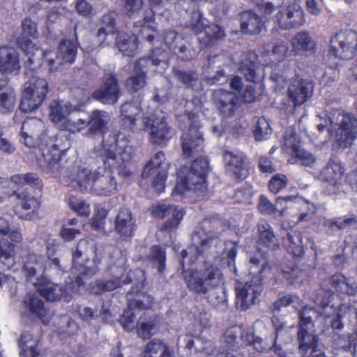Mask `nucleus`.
<instances>
[{
    "mask_svg": "<svg viewBox=\"0 0 357 357\" xmlns=\"http://www.w3.org/2000/svg\"><path fill=\"white\" fill-rule=\"evenodd\" d=\"M16 102L15 93L10 86H5L0 91V109L3 112L13 111Z\"/></svg>",
    "mask_w": 357,
    "mask_h": 357,
    "instance_id": "obj_47",
    "label": "nucleus"
},
{
    "mask_svg": "<svg viewBox=\"0 0 357 357\" xmlns=\"http://www.w3.org/2000/svg\"><path fill=\"white\" fill-rule=\"evenodd\" d=\"M22 48L30 64L36 63L40 65V59L43 58L52 68H57L64 63H72L75 61L77 53V47L70 40H63L60 43L56 55L52 51H43L36 47L35 45L30 41L24 43Z\"/></svg>",
    "mask_w": 357,
    "mask_h": 357,
    "instance_id": "obj_3",
    "label": "nucleus"
},
{
    "mask_svg": "<svg viewBox=\"0 0 357 357\" xmlns=\"http://www.w3.org/2000/svg\"><path fill=\"white\" fill-rule=\"evenodd\" d=\"M120 96L121 91L116 78L112 74L104 76L101 86L93 93L95 99L109 105L116 103Z\"/></svg>",
    "mask_w": 357,
    "mask_h": 357,
    "instance_id": "obj_17",
    "label": "nucleus"
},
{
    "mask_svg": "<svg viewBox=\"0 0 357 357\" xmlns=\"http://www.w3.org/2000/svg\"><path fill=\"white\" fill-rule=\"evenodd\" d=\"M68 204L73 211L81 216L87 217L90 214L89 205L80 199L71 196Z\"/></svg>",
    "mask_w": 357,
    "mask_h": 357,
    "instance_id": "obj_61",
    "label": "nucleus"
},
{
    "mask_svg": "<svg viewBox=\"0 0 357 357\" xmlns=\"http://www.w3.org/2000/svg\"><path fill=\"white\" fill-rule=\"evenodd\" d=\"M33 284L37 286L39 294L48 301L59 300L66 294L62 286L45 279H41L38 282H34Z\"/></svg>",
    "mask_w": 357,
    "mask_h": 357,
    "instance_id": "obj_34",
    "label": "nucleus"
},
{
    "mask_svg": "<svg viewBox=\"0 0 357 357\" xmlns=\"http://www.w3.org/2000/svg\"><path fill=\"white\" fill-rule=\"evenodd\" d=\"M115 17L116 14L114 13H109L102 16V26L98 29L97 33V38L100 42L103 43L105 40L107 36L112 35L115 33Z\"/></svg>",
    "mask_w": 357,
    "mask_h": 357,
    "instance_id": "obj_46",
    "label": "nucleus"
},
{
    "mask_svg": "<svg viewBox=\"0 0 357 357\" xmlns=\"http://www.w3.org/2000/svg\"><path fill=\"white\" fill-rule=\"evenodd\" d=\"M292 305L294 308L301 306V300L296 294L280 295L278 300L274 303L275 310H280L282 307Z\"/></svg>",
    "mask_w": 357,
    "mask_h": 357,
    "instance_id": "obj_57",
    "label": "nucleus"
},
{
    "mask_svg": "<svg viewBox=\"0 0 357 357\" xmlns=\"http://www.w3.org/2000/svg\"><path fill=\"white\" fill-rule=\"evenodd\" d=\"M176 79L188 88H194L198 83L197 75L195 72H184L174 70Z\"/></svg>",
    "mask_w": 357,
    "mask_h": 357,
    "instance_id": "obj_58",
    "label": "nucleus"
},
{
    "mask_svg": "<svg viewBox=\"0 0 357 357\" xmlns=\"http://www.w3.org/2000/svg\"><path fill=\"white\" fill-rule=\"evenodd\" d=\"M185 281L190 290L200 294H206L211 289L218 287L223 281L220 271L213 266L202 273L185 275Z\"/></svg>",
    "mask_w": 357,
    "mask_h": 357,
    "instance_id": "obj_8",
    "label": "nucleus"
},
{
    "mask_svg": "<svg viewBox=\"0 0 357 357\" xmlns=\"http://www.w3.org/2000/svg\"><path fill=\"white\" fill-rule=\"evenodd\" d=\"M313 88L312 82L295 76L289 80L287 86L288 98L294 106L301 105L312 97Z\"/></svg>",
    "mask_w": 357,
    "mask_h": 357,
    "instance_id": "obj_15",
    "label": "nucleus"
},
{
    "mask_svg": "<svg viewBox=\"0 0 357 357\" xmlns=\"http://www.w3.org/2000/svg\"><path fill=\"white\" fill-rule=\"evenodd\" d=\"M79 316L83 321L86 322L99 319L102 323L106 324L107 319L111 317V314L109 310L102 305L100 310L85 307L79 311Z\"/></svg>",
    "mask_w": 357,
    "mask_h": 357,
    "instance_id": "obj_43",
    "label": "nucleus"
},
{
    "mask_svg": "<svg viewBox=\"0 0 357 357\" xmlns=\"http://www.w3.org/2000/svg\"><path fill=\"white\" fill-rule=\"evenodd\" d=\"M48 91L46 79L38 76H33L24 84L22 98L20 105L24 112L37 109L44 101Z\"/></svg>",
    "mask_w": 357,
    "mask_h": 357,
    "instance_id": "obj_7",
    "label": "nucleus"
},
{
    "mask_svg": "<svg viewBox=\"0 0 357 357\" xmlns=\"http://www.w3.org/2000/svg\"><path fill=\"white\" fill-rule=\"evenodd\" d=\"M138 335L142 338H149L157 331V320L155 317H149L146 319V314H143V317H141L137 323V327Z\"/></svg>",
    "mask_w": 357,
    "mask_h": 357,
    "instance_id": "obj_44",
    "label": "nucleus"
},
{
    "mask_svg": "<svg viewBox=\"0 0 357 357\" xmlns=\"http://www.w3.org/2000/svg\"><path fill=\"white\" fill-rule=\"evenodd\" d=\"M306 310L300 314V328L298 333L299 349L301 352H316L318 338L312 331L313 324L310 316H307Z\"/></svg>",
    "mask_w": 357,
    "mask_h": 357,
    "instance_id": "obj_16",
    "label": "nucleus"
},
{
    "mask_svg": "<svg viewBox=\"0 0 357 357\" xmlns=\"http://www.w3.org/2000/svg\"><path fill=\"white\" fill-rule=\"evenodd\" d=\"M115 229L124 236L132 235L135 230V220L129 209L123 208L120 210L116 218Z\"/></svg>",
    "mask_w": 357,
    "mask_h": 357,
    "instance_id": "obj_35",
    "label": "nucleus"
},
{
    "mask_svg": "<svg viewBox=\"0 0 357 357\" xmlns=\"http://www.w3.org/2000/svg\"><path fill=\"white\" fill-rule=\"evenodd\" d=\"M142 356L173 357V352L165 342L158 340H153L146 344Z\"/></svg>",
    "mask_w": 357,
    "mask_h": 357,
    "instance_id": "obj_40",
    "label": "nucleus"
},
{
    "mask_svg": "<svg viewBox=\"0 0 357 357\" xmlns=\"http://www.w3.org/2000/svg\"><path fill=\"white\" fill-rule=\"evenodd\" d=\"M315 122L317 130L321 133L327 130L340 148L350 147L356 139L357 118L352 114L336 110L327 118L316 116Z\"/></svg>",
    "mask_w": 357,
    "mask_h": 357,
    "instance_id": "obj_1",
    "label": "nucleus"
},
{
    "mask_svg": "<svg viewBox=\"0 0 357 357\" xmlns=\"http://www.w3.org/2000/svg\"><path fill=\"white\" fill-rule=\"evenodd\" d=\"M333 292L330 290L320 288L316 292L313 301L314 303L319 307L322 308L321 313L325 317H329L335 312L333 310V305H330L331 298L333 297Z\"/></svg>",
    "mask_w": 357,
    "mask_h": 357,
    "instance_id": "obj_41",
    "label": "nucleus"
},
{
    "mask_svg": "<svg viewBox=\"0 0 357 357\" xmlns=\"http://www.w3.org/2000/svg\"><path fill=\"white\" fill-rule=\"evenodd\" d=\"M94 172L88 167H79L72 174V180L76 181L81 188H86L93 185Z\"/></svg>",
    "mask_w": 357,
    "mask_h": 357,
    "instance_id": "obj_53",
    "label": "nucleus"
},
{
    "mask_svg": "<svg viewBox=\"0 0 357 357\" xmlns=\"http://www.w3.org/2000/svg\"><path fill=\"white\" fill-rule=\"evenodd\" d=\"M250 263L252 264L251 273H258L255 280L248 281L245 283H239L236 287V305L241 310H245L255 303L256 298L260 295L262 291L261 280L267 277L271 271V268L265 260H259L252 258Z\"/></svg>",
    "mask_w": 357,
    "mask_h": 357,
    "instance_id": "obj_4",
    "label": "nucleus"
},
{
    "mask_svg": "<svg viewBox=\"0 0 357 357\" xmlns=\"http://www.w3.org/2000/svg\"><path fill=\"white\" fill-rule=\"evenodd\" d=\"M61 150L56 145L42 149V155L38 158L40 167L45 172L55 173L59 171Z\"/></svg>",
    "mask_w": 357,
    "mask_h": 357,
    "instance_id": "obj_25",
    "label": "nucleus"
},
{
    "mask_svg": "<svg viewBox=\"0 0 357 357\" xmlns=\"http://www.w3.org/2000/svg\"><path fill=\"white\" fill-rule=\"evenodd\" d=\"M22 27L24 40L21 43V47H22V45L27 41L31 42L30 40H25V38L31 37L32 38H36L38 35L36 24L29 18H25L22 20ZM22 50L24 51V50Z\"/></svg>",
    "mask_w": 357,
    "mask_h": 357,
    "instance_id": "obj_62",
    "label": "nucleus"
},
{
    "mask_svg": "<svg viewBox=\"0 0 357 357\" xmlns=\"http://www.w3.org/2000/svg\"><path fill=\"white\" fill-rule=\"evenodd\" d=\"M126 82L128 89L132 91L137 92L146 85V76L142 73H134Z\"/></svg>",
    "mask_w": 357,
    "mask_h": 357,
    "instance_id": "obj_63",
    "label": "nucleus"
},
{
    "mask_svg": "<svg viewBox=\"0 0 357 357\" xmlns=\"http://www.w3.org/2000/svg\"><path fill=\"white\" fill-rule=\"evenodd\" d=\"M45 257L29 253L22 257V269L26 278L31 280L45 269Z\"/></svg>",
    "mask_w": 357,
    "mask_h": 357,
    "instance_id": "obj_32",
    "label": "nucleus"
},
{
    "mask_svg": "<svg viewBox=\"0 0 357 357\" xmlns=\"http://www.w3.org/2000/svg\"><path fill=\"white\" fill-rule=\"evenodd\" d=\"M223 159L228 172L237 178L244 179L248 175V162L247 157L241 152L225 151Z\"/></svg>",
    "mask_w": 357,
    "mask_h": 357,
    "instance_id": "obj_20",
    "label": "nucleus"
},
{
    "mask_svg": "<svg viewBox=\"0 0 357 357\" xmlns=\"http://www.w3.org/2000/svg\"><path fill=\"white\" fill-rule=\"evenodd\" d=\"M185 348L190 357H207L213 353L215 347L211 340L197 336L187 340Z\"/></svg>",
    "mask_w": 357,
    "mask_h": 357,
    "instance_id": "obj_26",
    "label": "nucleus"
},
{
    "mask_svg": "<svg viewBox=\"0 0 357 357\" xmlns=\"http://www.w3.org/2000/svg\"><path fill=\"white\" fill-rule=\"evenodd\" d=\"M142 109L135 104L126 102L121 106V114L126 123L131 126L135 125L136 116L140 114Z\"/></svg>",
    "mask_w": 357,
    "mask_h": 357,
    "instance_id": "obj_52",
    "label": "nucleus"
},
{
    "mask_svg": "<svg viewBox=\"0 0 357 357\" xmlns=\"http://www.w3.org/2000/svg\"><path fill=\"white\" fill-rule=\"evenodd\" d=\"M130 282V275H129V280H123L121 274L119 275H116L113 278L105 282H99L98 283V286L99 287L100 291H109L117 289L122 283L126 284Z\"/></svg>",
    "mask_w": 357,
    "mask_h": 357,
    "instance_id": "obj_59",
    "label": "nucleus"
},
{
    "mask_svg": "<svg viewBox=\"0 0 357 357\" xmlns=\"http://www.w3.org/2000/svg\"><path fill=\"white\" fill-rule=\"evenodd\" d=\"M38 341L33 339L29 333L22 335L20 340V346L22 348L21 356L22 357H38L39 353L36 351Z\"/></svg>",
    "mask_w": 357,
    "mask_h": 357,
    "instance_id": "obj_45",
    "label": "nucleus"
},
{
    "mask_svg": "<svg viewBox=\"0 0 357 357\" xmlns=\"http://www.w3.org/2000/svg\"><path fill=\"white\" fill-rule=\"evenodd\" d=\"M239 70L248 81L254 83L260 82L264 78L263 69L251 59L250 56H245V59L241 63Z\"/></svg>",
    "mask_w": 357,
    "mask_h": 357,
    "instance_id": "obj_37",
    "label": "nucleus"
},
{
    "mask_svg": "<svg viewBox=\"0 0 357 357\" xmlns=\"http://www.w3.org/2000/svg\"><path fill=\"white\" fill-rule=\"evenodd\" d=\"M153 12L164 14L165 11H178V3H170L169 0H149Z\"/></svg>",
    "mask_w": 357,
    "mask_h": 357,
    "instance_id": "obj_56",
    "label": "nucleus"
},
{
    "mask_svg": "<svg viewBox=\"0 0 357 357\" xmlns=\"http://www.w3.org/2000/svg\"><path fill=\"white\" fill-rule=\"evenodd\" d=\"M241 28L244 33L256 34L261 31L263 22L261 17L256 13L248 10L241 14Z\"/></svg>",
    "mask_w": 357,
    "mask_h": 357,
    "instance_id": "obj_38",
    "label": "nucleus"
},
{
    "mask_svg": "<svg viewBox=\"0 0 357 357\" xmlns=\"http://www.w3.org/2000/svg\"><path fill=\"white\" fill-rule=\"evenodd\" d=\"M208 171V161L205 157L197 158L190 167H181L174 193L185 195L192 192L198 196H204L207 191L206 175Z\"/></svg>",
    "mask_w": 357,
    "mask_h": 357,
    "instance_id": "obj_2",
    "label": "nucleus"
},
{
    "mask_svg": "<svg viewBox=\"0 0 357 357\" xmlns=\"http://www.w3.org/2000/svg\"><path fill=\"white\" fill-rule=\"evenodd\" d=\"M144 130L149 132V142L152 144L164 146L171 138L170 128L165 117L158 116L155 114L143 117Z\"/></svg>",
    "mask_w": 357,
    "mask_h": 357,
    "instance_id": "obj_10",
    "label": "nucleus"
},
{
    "mask_svg": "<svg viewBox=\"0 0 357 357\" xmlns=\"http://www.w3.org/2000/svg\"><path fill=\"white\" fill-rule=\"evenodd\" d=\"M168 163L163 152L157 153L146 165L142 176L156 193L165 190V180L167 176Z\"/></svg>",
    "mask_w": 357,
    "mask_h": 357,
    "instance_id": "obj_6",
    "label": "nucleus"
},
{
    "mask_svg": "<svg viewBox=\"0 0 357 357\" xmlns=\"http://www.w3.org/2000/svg\"><path fill=\"white\" fill-rule=\"evenodd\" d=\"M214 102L222 115L225 117L232 116L240 106V98L234 92L218 89L213 93Z\"/></svg>",
    "mask_w": 357,
    "mask_h": 357,
    "instance_id": "obj_19",
    "label": "nucleus"
},
{
    "mask_svg": "<svg viewBox=\"0 0 357 357\" xmlns=\"http://www.w3.org/2000/svg\"><path fill=\"white\" fill-rule=\"evenodd\" d=\"M117 184L114 178L100 167L94 171L91 189L98 195L109 196L116 192Z\"/></svg>",
    "mask_w": 357,
    "mask_h": 357,
    "instance_id": "obj_23",
    "label": "nucleus"
},
{
    "mask_svg": "<svg viewBox=\"0 0 357 357\" xmlns=\"http://www.w3.org/2000/svg\"><path fill=\"white\" fill-rule=\"evenodd\" d=\"M357 47V33L352 31H340L331 40L330 54L341 59L354 57Z\"/></svg>",
    "mask_w": 357,
    "mask_h": 357,
    "instance_id": "obj_9",
    "label": "nucleus"
},
{
    "mask_svg": "<svg viewBox=\"0 0 357 357\" xmlns=\"http://www.w3.org/2000/svg\"><path fill=\"white\" fill-rule=\"evenodd\" d=\"M204 30L206 37L203 40L205 45H213L215 42L222 39L225 36L224 29L218 24H206Z\"/></svg>",
    "mask_w": 357,
    "mask_h": 357,
    "instance_id": "obj_51",
    "label": "nucleus"
},
{
    "mask_svg": "<svg viewBox=\"0 0 357 357\" xmlns=\"http://www.w3.org/2000/svg\"><path fill=\"white\" fill-rule=\"evenodd\" d=\"M14 245L8 243L7 239L0 240V266L2 268L10 269L15 264Z\"/></svg>",
    "mask_w": 357,
    "mask_h": 357,
    "instance_id": "obj_42",
    "label": "nucleus"
},
{
    "mask_svg": "<svg viewBox=\"0 0 357 357\" xmlns=\"http://www.w3.org/2000/svg\"><path fill=\"white\" fill-rule=\"evenodd\" d=\"M16 195L17 198L22 201L23 209L30 211L29 214L22 218L26 220L30 219V214H33L39 208L40 202L33 196H31L26 192H18Z\"/></svg>",
    "mask_w": 357,
    "mask_h": 357,
    "instance_id": "obj_50",
    "label": "nucleus"
},
{
    "mask_svg": "<svg viewBox=\"0 0 357 357\" xmlns=\"http://www.w3.org/2000/svg\"><path fill=\"white\" fill-rule=\"evenodd\" d=\"M292 155L295 157V158H291L289 160L290 163L300 162L303 165L312 166L316 161L314 156L312 153L305 151L301 148L296 149L295 153Z\"/></svg>",
    "mask_w": 357,
    "mask_h": 357,
    "instance_id": "obj_60",
    "label": "nucleus"
},
{
    "mask_svg": "<svg viewBox=\"0 0 357 357\" xmlns=\"http://www.w3.org/2000/svg\"><path fill=\"white\" fill-rule=\"evenodd\" d=\"M149 210L152 215L155 218L169 217L161 227L158 236L165 235V233L169 234L176 230L184 215L183 208L165 204L153 205Z\"/></svg>",
    "mask_w": 357,
    "mask_h": 357,
    "instance_id": "obj_11",
    "label": "nucleus"
},
{
    "mask_svg": "<svg viewBox=\"0 0 357 357\" xmlns=\"http://www.w3.org/2000/svg\"><path fill=\"white\" fill-rule=\"evenodd\" d=\"M17 51L10 47H0V73H13L20 69Z\"/></svg>",
    "mask_w": 357,
    "mask_h": 357,
    "instance_id": "obj_33",
    "label": "nucleus"
},
{
    "mask_svg": "<svg viewBox=\"0 0 357 357\" xmlns=\"http://www.w3.org/2000/svg\"><path fill=\"white\" fill-rule=\"evenodd\" d=\"M153 303V298L149 295H143L142 298L128 299V310L125 311L121 318V324L123 328L131 331L135 328V310L149 309Z\"/></svg>",
    "mask_w": 357,
    "mask_h": 357,
    "instance_id": "obj_22",
    "label": "nucleus"
},
{
    "mask_svg": "<svg viewBox=\"0 0 357 357\" xmlns=\"http://www.w3.org/2000/svg\"><path fill=\"white\" fill-rule=\"evenodd\" d=\"M199 123H193L181 136V147L186 157L195 156L202 151L203 137Z\"/></svg>",
    "mask_w": 357,
    "mask_h": 357,
    "instance_id": "obj_18",
    "label": "nucleus"
},
{
    "mask_svg": "<svg viewBox=\"0 0 357 357\" xmlns=\"http://www.w3.org/2000/svg\"><path fill=\"white\" fill-rule=\"evenodd\" d=\"M344 168L336 158H331L326 167L320 172L321 179L328 183L329 194H335L340 191L342 185V177Z\"/></svg>",
    "mask_w": 357,
    "mask_h": 357,
    "instance_id": "obj_14",
    "label": "nucleus"
},
{
    "mask_svg": "<svg viewBox=\"0 0 357 357\" xmlns=\"http://www.w3.org/2000/svg\"><path fill=\"white\" fill-rule=\"evenodd\" d=\"M291 45L296 55H307L314 51L316 43L308 32L300 31L291 38Z\"/></svg>",
    "mask_w": 357,
    "mask_h": 357,
    "instance_id": "obj_31",
    "label": "nucleus"
},
{
    "mask_svg": "<svg viewBox=\"0 0 357 357\" xmlns=\"http://www.w3.org/2000/svg\"><path fill=\"white\" fill-rule=\"evenodd\" d=\"M89 245L86 240H81L77 244L76 251L73 256V266L75 268L78 269L80 273L83 275H94L98 268L97 266L87 267L84 266L79 259L82 257L89 248Z\"/></svg>",
    "mask_w": 357,
    "mask_h": 357,
    "instance_id": "obj_39",
    "label": "nucleus"
},
{
    "mask_svg": "<svg viewBox=\"0 0 357 357\" xmlns=\"http://www.w3.org/2000/svg\"><path fill=\"white\" fill-rule=\"evenodd\" d=\"M284 244L288 250L295 256H301L303 253V245L300 234H288L284 238Z\"/></svg>",
    "mask_w": 357,
    "mask_h": 357,
    "instance_id": "obj_49",
    "label": "nucleus"
},
{
    "mask_svg": "<svg viewBox=\"0 0 357 357\" xmlns=\"http://www.w3.org/2000/svg\"><path fill=\"white\" fill-rule=\"evenodd\" d=\"M103 146L107 151L105 163H107L109 167H120L125 165L132 159L131 148L126 146L121 147L119 145L118 141L114 138L112 144H107L103 140Z\"/></svg>",
    "mask_w": 357,
    "mask_h": 357,
    "instance_id": "obj_21",
    "label": "nucleus"
},
{
    "mask_svg": "<svg viewBox=\"0 0 357 357\" xmlns=\"http://www.w3.org/2000/svg\"><path fill=\"white\" fill-rule=\"evenodd\" d=\"M110 121L109 114L102 110H94L89 117V134H102L107 129L108 123Z\"/></svg>",
    "mask_w": 357,
    "mask_h": 357,
    "instance_id": "obj_36",
    "label": "nucleus"
},
{
    "mask_svg": "<svg viewBox=\"0 0 357 357\" xmlns=\"http://www.w3.org/2000/svg\"><path fill=\"white\" fill-rule=\"evenodd\" d=\"M204 295L208 303L214 307L219 304L225 303L226 301L224 291L218 287L211 289V290H208Z\"/></svg>",
    "mask_w": 357,
    "mask_h": 357,
    "instance_id": "obj_64",
    "label": "nucleus"
},
{
    "mask_svg": "<svg viewBox=\"0 0 357 357\" xmlns=\"http://www.w3.org/2000/svg\"><path fill=\"white\" fill-rule=\"evenodd\" d=\"M10 180L13 183L19 186L28 185L39 187L40 185V180L36 174L33 173L16 174L13 176Z\"/></svg>",
    "mask_w": 357,
    "mask_h": 357,
    "instance_id": "obj_55",
    "label": "nucleus"
},
{
    "mask_svg": "<svg viewBox=\"0 0 357 357\" xmlns=\"http://www.w3.org/2000/svg\"><path fill=\"white\" fill-rule=\"evenodd\" d=\"M257 232V245L259 249L266 248L274 250L279 246V240L273 227L264 220H261L258 222Z\"/></svg>",
    "mask_w": 357,
    "mask_h": 357,
    "instance_id": "obj_28",
    "label": "nucleus"
},
{
    "mask_svg": "<svg viewBox=\"0 0 357 357\" xmlns=\"http://www.w3.org/2000/svg\"><path fill=\"white\" fill-rule=\"evenodd\" d=\"M221 227L222 224L218 220L204 221L203 228L195 232L192 236L193 245L190 247L188 250H182L183 260L190 255V260L195 261L197 255L204 253L210 248H213L214 252L217 245L220 243L218 235L220 233Z\"/></svg>",
    "mask_w": 357,
    "mask_h": 357,
    "instance_id": "obj_5",
    "label": "nucleus"
},
{
    "mask_svg": "<svg viewBox=\"0 0 357 357\" xmlns=\"http://www.w3.org/2000/svg\"><path fill=\"white\" fill-rule=\"evenodd\" d=\"M44 128L43 122L36 118H27L22 126V138L23 144L29 147L34 146V139L39 136V134Z\"/></svg>",
    "mask_w": 357,
    "mask_h": 357,
    "instance_id": "obj_30",
    "label": "nucleus"
},
{
    "mask_svg": "<svg viewBox=\"0 0 357 357\" xmlns=\"http://www.w3.org/2000/svg\"><path fill=\"white\" fill-rule=\"evenodd\" d=\"M155 30L151 26L144 24L139 31L137 36L135 34H119L116 38V45L125 55L130 56L137 48L138 38L140 37L142 39H146L149 43H152L155 38Z\"/></svg>",
    "mask_w": 357,
    "mask_h": 357,
    "instance_id": "obj_13",
    "label": "nucleus"
},
{
    "mask_svg": "<svg viewBox=\"0 0 357 357\" xmlns=\"http://www.w3.org/2000/svg\"><path fill=\"white\" fill-rule=\"evenodd\" d=\"M275 22L284 30L299 27L305 23L303 10L297 3L282 8L275 16Z\"/></svg>",
    "mask_w": 357,
    "mask_h": 357,
    "instance_id": "obj_12",
    "label": "nucleus"
},
{
    "mask_svg": "<svg viewBox=\"0 0 357 357\" xmlns=\"http://www.w3.org/2000/svg\"><path fill=\"white\" fill-rule=\"evenodd\" d=\"M168 53L161 49H155L152 51L150 58H142L139 59L135 66L134 73H142L155 71L154 67L160 63H165L168 61Z\"/></svg>",
    "mask_w": 357,
    "mask_h": 357,
    "instance_id": "obj_27",
    "label": "nucleus"
},
{
    "mask_svg": "<svg viewBox=\"0 0 357 357\" xmlns=\"http://www.w3.org/2000/svg\"><path fill=\"white\" fill-rule=\"evenodd\" d=\"M73 111L72 105L63 100H53L50 105V118L61 130L69 121V115Z\"/></svg>",
    "mask_w": 357,
    "mask_h": 357,
    "instance_id": "obj_24",
    "label": "nucleus"
},
{
    "mask_svg": "<svg viewBox=\"0 0 357 357\" xmlns=\"http://www.w3.org/2000/svg\"><path fill=\"white\" fill-rule=\"evenodd\" d=\"M324 225L331 228L336 227L338 229H344L349 227L357 225V216L349 215L342 218L327 220L324 222Z\"/></svg>",
    "mask_w": 357,
    "mask_h": 357,
    "instance_id": "obj_54",
    "label": "nucleus"
},
{
    "mask_svg": "<svg viewBox=\"0 0 357 357\" xmlns=\"http://www.w3.org/2000/svg\"><path fill=\"white\" fill-rule=\"evenodd\" d=\"M185 26L190 29L195 33H200L207 24V20L199 10H193L189 18L185 22Z\"/></svg>",
    "mask_w": 357,
    "mask_h": 357,
    "instance_id": "obj_48",
    "label": "nucleus"
},
{
    "mask_svg": "<svg viewBox=\"0 0 357 357\" xmlns=\"http://www.w3.org/2000/svg\"><path fill=\"white\" fill-rule=\"evenodd\" d=\"M24 305L31 313L41 319L44 324L49 323L53 316V312L44 305V303L36 293L28 294L25 297Z\"/></svg>",
    "mask_w": 357,
    "mask_h": 357,
    "instance_id": "obj_29",
    "label": "nucleus"
}]
</instances>
